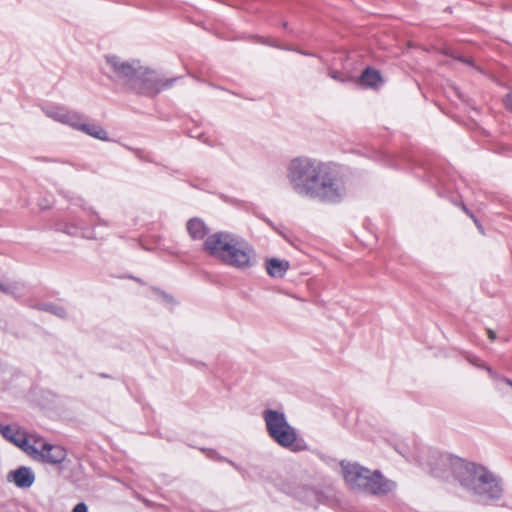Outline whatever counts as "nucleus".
Here are the masks:
<instances>
[{
  "mask_svg": "<svg viewBox=\"0 0 512 512\" xmlns=\"http://www.w3.org/2000/svg\"><path fill=\"white\" fill-rule=\"evenodd\" d=\"M203 249L209 256L239 271L250 270L258 262L253 245L244 237L229 231H218L207 236Z\"/></svg>",
  "mask_w": 512,
  "mask_h": 512,
  "instance_id": "obj_1",
  "label": "nucleus"
},
{
  "mask_svg": "<svg viewBox=\"0 0 512 512\" xmlns=\"http://www.w3.org/2000/svg\"><path fill=\"white\" fill-rule=\"evenodd\" d=\"M452 471L466 492L484 502L497 501L503 496L502 478L484 465L457 460L452 464Z\"/></svg>",
  "mask_w": 512,
  "mask_h": 512,
  "instance_id": "obj_2",
  "label": "nucleus"
},
{
  "mask_svg": "<svg viewBox=\"0 0 512 512\" xmlns=\"http://www.w3.org/2000/svg\"><path fill=\"white\" fill-rule=\"evenodd\" d=\"M345 178L328 163L320 161L301 198L337 204L348 194Z\"/></svg>",
  "mask_w": 512,
  "mask_h": 512,
  "instance_id": "obj_3",
  "label": "nucleus"
},
{
  "mask_svg": "<svg viewBox=\"0 0 512 512\" xmlns=\"http://www.w3.org/2000/svg\"><path fill=\"white\" fill-rule=\"evenodd\" d=\"M342 475L347 486L354 491L371 495H386L396 488V483L379 471H371L357 463L342 462Z\"/></svg>",
  "mask_w": 512,
  "mask_h": 512,
  "instance_id": "obj_4",
  "label": "nucleus"
},
{
  "mask_svg": "<svg viewBox=\"0 0 512 512\" xmlns=\"http://www.w3.org/2000/svg\"><path fill=\"white\" fill-rule=\"evenodd\" d=\"M268 435L273 441L283 448L297 449V432L292 427L282 411L266 409L263 412Z\"/></svg>",
  "mask_w": 512,
  "mask_h": 512,
  "instance_id": "obj_5",
  "label": "nucleus"
},
{
  "mask_svg": "<svg viewBox=\"0 0 512 512\" xmlns=\"http://www.w3.org/2000/svg\"><path fill=\"white\" fill-rule=\"evenodd\" d=\"M103 71L114 82L132 90L136 86L137 73H141V64L138 60L109 54L104 57Z\"/></svg>",
  "mask_w": 512,
  "mask_h": 512,
  "instance_id": "obj_6",
  "label": "nucleus"
},
{
  "mask_svg": "<svg viewBox=\"0 0 512 512\" xmlns=\"http://www.w3.org/2000/svg\"><path fill=\"white\" fill-rule=\"evenodd\" d=\"M320 160L308 156L292 158L286 166V179L291 190L301 197Z\"/></svg>",
  "mask_w": 512,
  "mask_h": 512,
  "instance_id": "obj_7",
  "label": "nucleus"
},
{
  "mask_svg": "<svg viewBox=\"0 0 512 512\" xmlns=\"http://www.w3.org/2000/svg\"><path fill=\"white\" fill-rule=\"evenodd\" d=\"M136 86L131 91L139 94L154 96L172 86L174 79H165L157 72L141 65V73H137Z\"/></svg>",
  "mask_w": 512,
  "mask_h": 512,
  "instance_id": "obj_8",
  "label": "nucleus"
},
{
  "mask_svg": "<svg viewBox=\"0 0 512 512\" xmlns=\"http://www.w3.org/2000/svg\"><path fill=\"white\" fill-rule=\"evenodd\" d=\"M38 441L32 443V447L27 454L35 461L45 464L59 465L67 458V451L61 445L51 444L38 434Z\"/></svg>",
  "mask_w": 512,
  "mask_h": 512,
  "instance_id": "obj_9",
  "label": "nucleus"
},
{
  "mask_svg": "<svg viewBox=\"0 0 512 512\" xmlns=\"http://www.w3.org/2000/svg\"><path fill=\"white\" fill-rule=\"evenodd\" d=\"M0 435L9 443L13 444L25 454H28L32 443L37 442L38 434L28 432L24 427L18 423L1 424Z\"/></svg>",
  "mask_w": 512,
  "mask_h": 512,
  "instance_id": "obj_10",
  "label": "nucleus"
},
{
  "mask_svg": "<svg viewBox=\"0 0 512 512\" xmlns=\"http://www.w3.org/2000/svg\"><path fill=\"white\" fill-rule=\"evenodd\" d=\"M44 114L50 119L67 125L73 129L76 120L79 119V112L70 110L64 106L50 105L42 108Z\"/></svg>",
  "mask_w": 512,
  "mask_h": 512,
  "instance_id": "obj_11",
  "label": "nucleus"
},
{
  "mask_svg": "<svg viewBox=\"0 0 512 512\" xmlns=\"http://www.w3.org/2000/svg\"><path fill=\"white\" fill-rule=\"evenodd\" d=\"M73 129H75L77 131H81L93 138H96V139H99L102 141H107L109 139L108 133L102 126H100L94 122H88L86 117L81 113L79 114V119L76 120L75 126L73 127Z\"/></svg>",
  "mask_w": 512,
  "mask_h": 512,
  "instance_id": "obj_12",
  "label": "nucleus"
},
{
  "mask_svg": "<svg viewBox=\"0 0 512 512\" xmlns=\"http://www.w3.org/2000/svg\"><path fill=\"white\" fill-rule=\"evenodd\" d=\"M7 480L13 482L19 488H29L35 481V475L31 468L22 466L10 471Z\"/></svg>",
  "mask_w": 512,
  "mask_h": 512,
  "instance_id": "obj_13",
  "label": "nucleus"
},
{
  "mask_svg": "<svg viewBox=\"0 0 512 512\" xmlns=\"http://www.w3.org/2000/svg\"><path fill=\"white\" fill-rule=\"evenodd\" d=\"M265 266L268 275L273 278H282L290 267L288 261L277 258L267 259Z\"/></svg>",
  "mask_w": 512,
  "mask_h": 512,
  "instance_id": "obj_14",
  "label": "nucleus"
},
{
  "mask_svg": "<svg viewBox=\"0 0 512 512\" xmlns=\"http://www.w3.org/2000/svg\"><path fill=\"white\" fill-rule=\"evenodd\" d=\"M187 232L193 240H203L208 234V228L199 218H192L186 224Z\"/></svg>",
  "mask_w": 512,
  "mask_h": 512,
  "instance_id": "obj_15",
  "label": "nucleus"
},
{
  "mask_svg": "<svg viewBox=\"0 0 512 512\" xmlns=\"http://www.w3.org/2000/svg\"><path fill=\"white\" fill-rule=\"evenodd\" d=\"M359 82L364 87L377 88L382 83V78L377 70L367 68L360 76Z\"/></svg>",
  "mask_w": 512,
  "mask_h": 512,
  "instance_id": "obj_16",
  "label": "nucleus"
},
{
  "mask_svg": "<svg viewBox=\"0 0 512 512\" xmlns=\"http://www.w3.org/2000/svg\"><path fill=\"white\" fill-rule=\"evenodd\" d=\"M67 234L73 235V236H81L87 239H95V233L93 230L86 229L82 225L78 224H71L67 225L66 229L64 230Z\"/></svg>",
  "mask_w": 512,
  "mask_h": 512,
  "instance_id": "obj_17",
  "label": "nucleus"
},
{
  "mask_svg": "<svg viewBox=\"0 0 512 512\" xmlns=\"http://www.w3.org/2000/svg\"><path fill=\"white\" fill-rule=\"evenodd\" d=\"M151 296L155 300L159 301L160 303L166 305L169 308H172L175 305V303H176L174 298L171 295H169V294H167L165 292H162V291H160L158 289H152L151 290Z\"/></svg>",
  "mask_w": 512,
  "mask_h": 512,
  "instance_id": "obj_18",
  "label": "nucleus"
},
{
  "mask_svg": "<svg viewBox=\"0 0 512 512\" xmlns=\"http://www.w3.org/2000/svg\"><path fill=\"white\" fill-rule=\"evenodd\" d=\"M17 286L12 282H0V291L5 294L14 295Z\"/></svg>",
  "mask_w": 512,
  "mask_h": 512,
  "instance_id": "obj_19",
  "label": "nucleus"
},
{
  "mask_svg": "<svg viewBox=\"0 0 512 512\" xmlns=\"http://www.w3.org/2000/svg\"><path fill=\"white\" fill-rule=\"evenodd\" d=\"M88 213L90 214V221L93 225L110 226L109 222L101 218L97 213L92 212L90 209L88 210Z\"/></svg>",
  "mask_w": 512,
  "mask_h": 512,
  "instance_id": "obj_20",
  "label": "nucleus"
},
{
  "mask_svg": "<svg viewBox=\"0 0 512 512\" xmlns=\"http://www.w3.org/2000/svg\"><path fill=\"white\" fill-rule=\"evenodd\" d=\"M47 309H49L52 313L60 316V317H64L66 315V311L64 308L62 307H56V306H48Z\"/></svg>",
  "mask_w": 512,
  "mask_h": 512,
  "instance_id": "obj_21",
  "label": "nucleus"
},
{
  "mask_svg": "<svg viewBox=\"0 0 512 512\" xmlns=\"http://www.w3.org/2000/svg\"><path fill=\"white\" fill-rule=\"evenodd\" d=\"M72 512H89L88 506L84 502H80L72 509Z\"/></svg>",
  "mask_w": 512,
  "mask_h": 512,
  "instance_id": "obj_22",
  "label": "nucleus"
},
{
  "mask_svg": "<svg viewBox=\"0 0 512 512\" xmlns=\"http://www.w3.org/2000/svg\"><path fill=\"white\" fill-rule=\"evenodd\" d=\"M505 107L512 112V93H509L504 98Z\"/></svg>",
  "mask_w": 512,
  "mask_h": 512,
  "instance_id": "obj_23",
  "label": "nucleus"
},
{
  "mask_svg": "<svg viewBox=\"0 0 512 512\" xmlns=\"http://www.w3.org/2000/svg\"><path fill=\"white\" fill-rule=\"evenodd\" d=\"M468 359H469V361H470L473 365L478 366V367H484V368H486V369L488 370V372H489V373H492L491 368L486 367V366H484V365L480 364L476 358H468Z\"/></svg>",
  "mask_w": 512,
  "mask_h": 512,
  "instance_id": "obj_24",
  "label": "nucleus"
},
{
  "mask_svg": "<svg viewBox=\"0 0 512 512\" xmlns=\"http://www.w3.org/2000/svg\"><path fill=\"white\" fill-rule=\"evenodd\" d=\"M329 76L334 79V80H338V81H343V79L340 77V75L337 73V72H334V71H331L329 73Z\"/></svg>",
  "mask_w": 512,
  "mask_h": 512,
  "instance_id": "obj_25",
  "label": "nucleus"
},
{
  "mask_svg": "<svg viewBox=\"0 0 512 512\" xmlns=\"http://www.w3.org/2000/svg\"><path fill=\"white\" fill-rule=\"evenodd\" d=\"M487 333H488V337H489L490 340H494L496 338V334H495L494 331L488 330Z\"/></svg>",
  "mask_w": 512,
  "mask_h": 512,
  "instance_id": "obj_26",
  "label": "nucleus"
},
{
  "mask_svg": "<svg viewBox=\"0 0 512 512\" xmlns=\"http://www.w3.org/2000/svg\"><path fill=\"white\" fill-rule=\"evenodd\" d=\"M503 382H505L507 385H509L512 388V380L508 378H503Z\"/></svg>",
  "mask_w": 512,
  "mask_h": 512,
  "instance_id": "obj_27",
  "label": "nucleus"
},
{
  "mask_svg": "<svg viewBox=\"0 0 512 512\" xmlns=\"http://www.w3.org/2000/svg\"><path fill=\"white\" fill-rule=\"evenodd\" d=\"M503 382H505L507 385H509L512 388V380L508 378H503Z\"/></svg>",
  "mask_w": 512,
  "mask_h": 512,
  "instance_id": "obj_28",
  "label": "nucleus"
},
{
  "mask_svg": "<svg viewBox=\"0 0 512 512\" xmlns=\"http://www.w3.org/2000/svg\"><path fill=\"white\" fill-rule=\"evenodd\" d=\"M474 223L477 225L479 230H482L481 225L478 223V221L476 219H474Z\"/></svg>",
  "mask_w": 512,
  "mask_h": 512,
  "instance_id": "obj_29",
  "label": "nucleus"
}]
</instances>
